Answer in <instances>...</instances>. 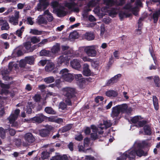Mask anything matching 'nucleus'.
<instances>
[{
  "mask_svg": "<svg viewBox=\"0 0 160 160\" xmlns=\"http://www.w3.org/2000/svg\"><path fill=\"white\" fill-rule=\"evenodd\" d=\"M51 160H68V159L66 155H63L62 156L57 155L52 157Z\"/></svg>",
  "mask_w": 160,
  "mask_h": 160,
  "instance_id": "nucleus-23",
  "label": "nucleus"
},
{
  "mask_svg": "<svg viewBox=\"0 0 160 160\" xmlns=\"http://www.w3.org/2000/svg\"><path fill=\"white\" fill-rule=\"evenodd\" d=\"M31 42L33 44L39 42L40 41V39L39 38H38L36 36L32 37L31 39Z\"/></svg>",
  "mask_w": 160,
  "mask_h": 160,
  "instance_id": "nucleus-48",
  "label": "nucleus"
},
{
  "mask_svg": "<svg viewBox=\"0 0 160 160\" xmlns=\"http://www.w3.org/2000/svg\"><path fill=\"white\" fill-rule=\"evenodd\" d=\"M141 157L142 156H146L148 153L145 152L143 150L137 149L135 150H129L125 152L117 160H126L128 158L129 160H132L135 157V155Z\"/></svg>",
  "mask_w": 160,
  "mask_h": 160,
  "instance_id": "nucleus-1",
  "label": "nucleus"
},
{
  "mask_svg": "<svg viewBox=\"0 0 160 160\" xmlns=\"http://www.w3.org/2000/svg\"><path fill=\"white\" fill-rule=\"evenodd\" d=\"M56 11L57 12V16L59 17H63L66 15V12L65 11L59 8H57L56 9Z\"/></svg>",
  "mask_w": 160,
  "mask_h": 160,
  "instance_id": "nucleus-29",
  "label": "nucleus"
},
{
  "mask_svg": "<svg viewBox=\"0 0 160 160\" xmlns=\"http://www.w3.org/2000/svg\"><path fill=\"white\" fill-rule=\"evenodd\" d=\"M51 53L49 51L45 49L42 50L40 52V56H49Z\"/></svg>",
  "mask_w": 160,
  "mask_h": 160,
  "instance_id": "nucleus-33",
  "label": "nucleus"
},
{
  "mask_svg": "<svg viewBox=\"0 0 160 160\" xmlns=\"http://www.w3.org/2000/svg\"><path fill=\"white\" fill-rule=\"evenodd\" d=\"M84 132L86 135L89 134L91 132L90 128L89 127H87L85 129Z\"/></svg>",
  "mask_w": 160,
  "mask_h": 160,
  "instance_id": "nucleus-64",
  "label": "nucleus"
},
{
  "mask_svg": "<svg viewBox=\"0 0 160 160\" xmlns=\"http://www.w3.org/2000/svg\"><path fill=\"white\" fill-rule=\"evenodd\" d=\"M9 21L13 25H17L18 24V18L13 16L12 17L9 18Z\"/></svg>",
  "mask_w": 160,
  "mask_h": 160,
  "instance_id": "nucleus-30",
  "label": "nucleus"
},
{
  "mask_svg": "<svg viewBox=\"0 0 160 160\" xmlns=\"http://www.w3.org/2000/svg\"><path fill=\"white\" fill-rule=\"evenodd\" d=\"M148 122V121L147 120H143L141 121V120H140L138 123L136 124V126L139 128L142 127L147 124Z\"/></svg>",
  "mask_w": 160,
  "mask_h": 160,
  "instance_id": "nucleus-38",
  "label": "nucleus"
},
{
  "mask_svg": "<svg viewBox=\"0 0 160 160\" xmlns=\"http://www.w3.org/2000/svg\"><path fill=\"white\" fill-rule=\"evenodd\" d=\"M10 84H5L4 83L2 84V85L1 86V88L2 89H10Z\"/></svg>",
  "mask_w": 160,
  "mask_h": 160,
  "instance_id": "nucleus-55",
  "label": "nucleus"
},
{
  "mask_svg": "<svg viewBox=\"0 0 160 160\" xmlns=\"http://www.w3.org/2000/svg\"><path fill=\"white\" fill-rule=\"evenodd\" d=\"M49 152L46 151H44L41 155V158L42 159L44 160L47 159L49 156Z\"/></svg>",
  "mask_w": 160,
  "mask_h": 160,
  "instance_id": "nucleus-44",
  "label": "nucleus"
},
{
  "mask_svg": "<svg viewBox=\"0 0 160 160\" xmlns=\"http://www.w3.org/2000/svg\"><path fill=\"white\" fill-rule=\"evenodd\" d=\"M20 112V110L19 109H16L14 111L13 113H12V114H13L14 116L16 118H18V116Z\"/></svg>",
  "mask_w": 160,
  "mask_h": 160,
  "instance_id": "nucleus-56",
  "label": "nucleus"
},
{
  "mask_svg": "<svg viewBox=\"0 0 160 160\" xmlns=\"http://www.w3.org/2000/svg\"><path fill=\"white\" fill-rule=\"evenodd\" d=\"M7 130V129H5L2 127H0V137L2 139L5 138Z\"/></svg>",
  "mask_w": 160,
  "mask_h": 160,
  "instance_id": "nucleus-37",
  "label": "nucleus"
},
{
  "mask_svg": "<svg viewBox=\"0 0 160 160\" xmlns=\"http://www.w3.org/2000/svg\"><path fill=\"white\" fill-rule=\"evenodd\" d=\"M55 68V64L52 62H48L46 64L45 69L46 71L50 72L53 71V73L56 72V70H54Z\"/></svg>",
  "mask_w": 160,
  "mask_h": 160,
  "instance_id": "nucleus-13",
  "label": "nucleus"
},
{
  "mask_svg": "<svg viewBox=\"0 0 160 160\" xmlns=\"http://www.w3.org/2000/svg\"><path fill=\"white\" fill-rule=\"evenodd\" d=\"M128 105L126 103L118 105L113 107L112 108L111 116L113 118L118 117L120 112L124 113Z\"/></svg>",
  "mask_w": 160,
  "mask_h": 160,
  "instance_id": "nucleus-3",
  "label": "nucleus"
},
{
  "mask_svg": "<svg viewBox=\"0 0 160 160\" xmlns=\"http://www.w3.org/2000/svg\"><path fill=\"white\" fill-rule=\"evenodd\" d=\"M39 135L42 137H48L50 134V131L46 128L42 129L39 130Z\"/></svg>",
  "mask_w": 160,
  "mask_h": 160,
  "instance_id": "nucleus-19",
  "label": "nucleus"
},
{
  "mask_svg": "<svg viewBox=\"0 0 160 160\" xmlns=\"http://www.w3.org/2000/svg\"><path fill=\"white\" fill-rule=\"evenodd\" d=\"M41 96L40 95L36 94L34 97V100L37 102H40L41 100Z\"/></svg>",
  "mask_w": 160,
  "mask_h": 160,
  "instance_id": "nucleus-57",
  "label": "nucleus"
},
{
  "mask_svg": "<svg viewBox=\"0 0 160 160\" xmlns=\"http://www.w3.org/2000/svg\"><path fill=\"white\" fill-rule=\"evenodd\" d=\"M104 4L108 6H112L116 3L113 0H103Z\"/></svg>",
  "mask_w": 160,
  "mask_h": 160,
  "instance_id": "nucleus-34",
  "label": "nucleus"
},
{
  "mask_svg": "<svg viewBox=\"0 0 160 160\" xmlns=\"http://www.w3.org/2000/svg\"><path fill=\"white\" fill-rule=\"evenodd\" d=\"M119 16L121 20H122L124 17H128L130 16V14H128L125 12H121L119 13Z\"/></svg>",
  "mask_w": 160,
  "mask_h": 160,
  "instance_id": "nucleus-46",
  "label": "nucleus"
},
{
  "mask_svg": "<svg viewBox=\"0 0 160 160\" xmlns=\"http://www.w3.org/2000/svg\"><path fill=\"white\" fill-rule=\"evenodd\" d=\"M24 27L23 26L20 29L17 30L16 32V34L19 37L22 38V33L24 31Z\"/></svg>",
  "mask_w": 160,
  "mask_h": 160,
  "instance_id": "nucleus-42",
  "label": "nucleus"
},
{
  "mask_svg": "<svg viewBox=\"0 0 160 160\" xmlns=\"http://www.w3.org/2000/svg\"><path fill=\"white\" fill-rule=\"evenodd\" d=\"M142 119L141 116H136L131 118V121L132 123L137 124L140 120H142Z\"/></svg>",
  "mask_w": 160,
  "mask_h": 160,
  "instance_id": "nucleus-31",
  "label": "nucleus"
},
{
  "mask_svg": "<svg viewBox=\"0 0 160 160\" xmlns=\"http://www.w3.org/2000/svg\"><path fill=\"white\" fill-rule=\"evenodd\" d=\"M24 138L25 141L29 144L33 143L35 141V137L31 132L26 133L24 135Z\"/></svg>",
  "mask_w": 160,
  "mask_h": 160,
  "instance_id": "nucleus-8",
  "label": "nucleus"
},
{
  "mask_svg": "<svg viewBox=\"0 0 160 160\" xmlns=\"http://www.w3.org/2000/svg\"><path fill=\"white\" fill-rule=\"evenodd\" d=\"M38 22L39 24H47V21L43 17H41L40 18L38 19Z\"/></svg>",
  "mask_w": 160,
  "mask_h": 160,
  "instance_id": "nucleus-47",
  "label": "nucleus"
},
{
  "mask_svg": "<svg viewBox=\"0 0 160 160\" xmlns=\"http://www.w3.org/2000/svg\"><path fill=\"white\" fill-rule=\"evenodd\" d=\"M100 125L99 128L103 130L104 128L107 129L110 127L112 125V124L109 121L104 120L103 121V124H100Z\"/></svg>",
  "mask_w": 160,
  "mask_h": 160,
  "instance_id": "nucleus-20",
  "label": "nucleus"
},
{
  "mask_svg": "<svg viewBox=\"0 0 160 160\" xmlns=\"http://www.w3.org/2000/svg\"><path fill=\"white\" fill-rule=\"evenodd\" d=\"M5 113L3 107L1 105L0 107V117H2Z\"/></svg>",
  "mask_w": 160,
  "mask_h": 160,
  "instance_id": "nucleus-58",
  "label": "nucleus"
},
{
  "mask_svg": "<svg viewBox=\"0 0 160 160\" xmlns=\"http://www.w3.org/2000/svg\"><path fill=\"white\" fill-rule=\"evenodd\" d=\"M8 130L9 134L11 136H14L16 133V131L13 129L8 128Z\"/></svg>",
  "mask_w": 160,
  "mask_h": 160,
  "instance_id": "nucleus-54",
  "label": "nucleus"
},
{
  "mask_svg": "<svg viewBox=\"0 0 160 160\" xmlns=\"http://www.w3.org/2000/svg\"><path fill=\"white\" fill-rule=\"evenodd\" d=\"M9 120V122L10 123H13L15 122L16 120L17 119V118H16L13 114H11L10 116L8 118Z\"/></svg>",
  "mask_w": 160,
  "mask_h": 160,
  "instance_id": "nucleus-45",
  "label": "nucleus"
},
{
  "mask_svg": "<svg viewBox=\"0 0 160 160\" xmlns=\"http://www.w3.org/2000/svg\"><path fill=\"white\" fill-rule=\"evenodd\" d=\"M75 139L77 141H80L83 139V136L82 134H80L75 138Z\"/></svg>",
  "mask_w": 160,
  "mask_h": 160,
  "instance_id": "nucleus-63",
  "label": "nucleus"
},
{
  "mask_svg": "<svg viewBox=\"0 0 160 160\" xmlns=\"http://www.w3.org/2000/svg\"><path fill=\"white\" fill-rule=\"evenodd\" d=\"M160 15V9L154 12L152 15V18L154 20L153 22L156 23L158 20L159 16Z\"/></svg>",
  "mask_w": 160,
  "mask_h": 160,
  "instance_id": "nucleus-26",
  "label": "nucleus"
},
{
  "mask_svg": "<svg viewBox=\"0 0 160 160\" xmlns=\"http://www.w3.org/2000/svg\"><path fill=\"white\" fill-rule=\"evenodd\" d=\"M35 59V57L34 56L26 57L25 58L24 62L25 63L32 65L34 64Z\"/></svg>",
  "mask_w": 160,
  "mask_h": 160,
  "instance_id": "nucleus-15",
  "label": "nucleus"
},
{
  "mask_svg": "<svg viewBox=\"0 0 160 160\" xmlns=\"http://www.w3.org/2000/svg\"><path fill=\"white\" fill-rule=\"evenodd\" d=\"M69 59L67 56L63 57L62 56H60L58 59L57 64L58 66H60L63 64H66L69 63Z\"/></svg>",
  "mask_w": 160,
  "mask_h": 160,
  "instance_id": "nucleus-10",
  "label": "nucleus"
},
{
  "mask_svg": "<svg viewBox=\"0 0 160 160\" xmlns=\"http://www.w3.org/2000/svg\"><path fill=\"white\" fill-rule=\"evenodd\" d=\"M1 26V30H8L10 27L7 21L3 19L2 18H0V26Z\"/></svg>",
  "mask_w": 160,
  "mask_h": 160,
  "instance_id": "nucleus-9",
  "label": "nucleus"
},
{
  "mask_svg": "<svg viewBox=\"0 0 160 160\" xmlns=\"http://www.w3.org/2000/svg\"><path fill=\"white\" fill-rule=\"evenodd\" d=\"M24 46L27 52H33V49L31 48L32 44L30 42L28 41L25 42L24 44Z\"/></svg>",
  "mask_w": 160,
  "mask_h": 160,
  "instance_id": "nucleus-25",
  "label": "nucleus"
},
{
  "mask_svg": "<svg viewBox=\"0 0 160 160\" xmlns=\"http://www.w3.org/2000/svg\"><path fill=\"white\" fill-rule=\"evenodd\" d=\"M44 111L47 113L49 114L55 115L57 114V112L51 107H45Z\"/></svg>",
  "mask_w": 160,
  "mask_h": 160,
  "instance_id": "nucleus-22",
  "label": "nucleus"
},
{
  "mask_svg": "<svg viewBox=\"0 0 160 160\" xmlns=\"http://www.w3.org/2000/svg\"><path fill=\"white\" fill-rule=\"evenodd\" d=\"M45 116L42 114H39L37 116L34 117L32 118V121L35 122L41 123L44 120Z\"/></svg>",
  "mask_w": 160,
  "mask_h": 160,
  "instance_id": "nucleus-17",
  "label": "nucleus"
},
{
  "mask_svg": "<svg viewBox=\"0 0 160 160\" xmlns=\"http://www.w3.org/2000/svg\"><path fill=\"white\" fill-rule=\"evenodd\" d=\"M67 105H68L67 103L66 104L63 102H61L59 104V108L62 109V110H64L67 108Z\"/></svg>",
  "mask_w": 160,
  "mask_h": 160,
  "instance_id": "nucleus-49",
  "label": "nucleus"
},
{
  "mask_svg": "<svg viewBox=\"0 0 160 160\" xmlns=\"http://www.w3.org/2000/svg\"><path fill=\"white\" fill-rule=\"evenodd\" d=\"M118 95V92L113 90H109L107 91L106 92V96L109 97H115L117 96Z\"/></svg>",
  "mask_w": 160,
  "mask_h": 160,
  "instance_id": "nucleus-24",
  "label": "nucleus"
},
{
  "mask_svg": "<svg viewBox=\"0 0 160 160\" xmlns=\"http://www.w3.org/2000/svg\"><path fill=\"white\" fill-rule=\"evenodd\" d=\"M51 51L52 53H56L60 50V45L59 44H57L53 46L51 49Z\"/></svg>",
  "mask_w": 160,
  "mask_h": 160,
  "instance_id": "nucleus-32",
  "label": "nucleus"
},
{
  "mask_svg": "<svg viewBox=\"0 0 160 160\" xmlns=\"http://www.w3.org/2000/svg\"><path fill=\"white\" fill-rule=\"evenodd\" d=\"M16 145L18 146H20L22 144L21 140L20 139H17L15 141Z\"/></svg>",
  "mask_w": 160,
  "mask_h": 160,
  "instance_id": "nucleus-62",
  "label": "nucleus"
},
{
  "mask_svg": "<svg viewBox=\"0 0 160 160\" xmlns=\"http://www.w3.org/2000/svg\"><path fill=\"white\" fill-rule=\"evenodd\" d=\"M72 67L76 70H79L81 68L80 61L77 59H74L70 62Z\"/></svg>",
  "mask_w": 160,
  "mask_h": 160,
  "instance_id": "nucleus-11",
  "label": "nucleus"
},
{
  "mask_svg": "<svg viewBox=\"0 0 160 160\" xmlns=\"http://www.w3.org/2000/svg\"><path fill=\"white\" fill-rule=\"evenodd\" d=\"M143 130L145 135H150L151 134V129L149 125L147 124L145 125L143 127Z\"/></svg>",
  "mask_w": 160,
  "mask_h": 160,
  "instance_id": "nucleus-27",
  "label": "nucleus"
},
{
  "mask_svg": "<svg viewBox=\"0 0 160 160\" xmlns=\"http://www.w3.org/2000/svg\"><path fill=\"white\" fill-rule=\"evenodd\" d=\"M48 40L47 39H43L38 44V47H42L43 45L46 44L48 42Z\"/></svg>",
  "mask_w": 160,
  "mask_h": 160,
  "instance_id": "nucleus-52",
  "label": "nucleus"
},
{
  "mask_svg": "<svg viewBox=\"0 0 160 160\" xmlns=\"http://www.w3.org/2000/svg\"><path fill=\"white\" fill-rule=\"evenodd\" d=\"M152 101L155 109L156 111L158 110L159 109L158 100L156 96H153Z\"/></svg>",
  "mask_w": 160,
  "mask_h": 160,
  "instance_id": "nucleus-21",
  "label": "nucleus"
},
{
  "mask_svg": "<svg viewBox=\"0 0 160 160\" xmlns=\"http://www.w3.org/2000/svg\"><path fill=\"white\" fill-rule=\"evenodd\" d=\"M85 159L86 160H95L94 157L91 155H86L85 156Z\"/></svg>",
  "mask_w": 160,
  "mask_h": 160,
  "instance_id": "nucleus-59",
  "label": "nucleus"
},
{
  "mask_svg": "<svg viewBox=\"0 0 160 160\" xmlns=\"http://www.w3.org/2000/svg\"><path fill=\"white\" fill-rule=\"evenodd\" d=\"M119 9L117 8H112L108 10L109 15L112 18L115 17L117 14Z\"/></svg>",
  "mask_w": 160,
  "mask_h": 160,
  "instance_id": "nucleus-16",
  "label": "nucleus"
},
{
  "mask_svg": "<svg viewBox=\"0 0 160 160\" xmlns=\"http://www.w3.org/2000/svg\"><path fill=\"white\" fill-rule=\"evenodd\" d=\"M78 33L76 31H74L70 33L69 35V37L70 39H75L78 38Z\"/></svg>",
  "mask_w": 160,
  "mask_h": 160,
  "instance_id": "nucleus-43",
  "label": "nucleus"
},
{
  "mask_svg": "<svg viewBox=\"0 0 160 160\" xmlns=\"http://www.w3.org/2000/svg\"><path fill=\"white\" fill-rule=\"evenodd\" d=\"M62 91L66 103L69 106L72 105L71 100L76 97V92L75 89L67 87L63 88Z\"/></svg>",
  "mask_w": 160,
  "mask_h": 160,
  "instance_id": "nucleus-2",
  "label": "nucleus"
},
{
  "mask_svg": "<svg viewBox=\"0 0 160 160\" xmlns=\"http://www.w3.org/2000/svg\"><path fill=\"white\" fill-rule=\"evenodd\" d=\"M144 20L143 18H139L138 22V29H137V31H139L140 33L139 34H141V29L142 28V26H143V23L142 22Z\"/></svg>",
  "mask_w": 160,
  "mask_h": 160,
  "instance_id": "nucleus-35",
  "label": "nucleus"
},
{
  "mask_svg": "<svg viewBox=\"0 0 160 160\" xmlns=\"http://www.w3.org/2000/svg\"><path fill=\"white\" fill-rule=\"evenodd\" d=\"M84 50V52L88 56L94 57L97 54V52L95 47L92 46L82 47L80 48L79 50Z\"/></svg>",
  "mask_w": 160,
  "mask_h": 160,
  "instance_id": "nucleus-5",
  "label": "nucleus"
},
{
  "mask_svg": "<svg viewBox=\"0 0 160 160\" xmlns=\"http://www.w3.org/2000/svg\"><path fill=\"white\" fill-rule=\"evenodd\" d=\"M69 70L67 68H64L61 70L60 74L61 75V78L65 81L68 82H71L74 79V76L69 73Z\"/></svg>",
  "mask_w": 160,
  "mask_h": 160,
  "instance_id": "nucleus-4",
  "label": "nucleus"
},
{
  "mask_svg": "<svg viewBox=\"0 0 160 160\" xmlns=\"http://www.w3.org/2000/svg\"><path fill=\"white\" fill-rule=\"evenodd\" d=\"M83 38L88 40H92L95 38L94 33L91 32H87L83 35Z\"/></svg>",
  "mask_w": 160,
  "mask_h": 160,
  "instance_id": "nucleus-18",
  "label": "nucleus"
},
{
  "mask_svg": "<svg viewBox=\"0 0 160 160\" xmlns=\"http://www.w3.org/2000/svg\"><path fill=\"white\" fill-rule=\"evenodd\" d=\"M9 93V91L8 89L2 88L1 90L0 94L2 95L4 94L5 95H7Z\"/></svg>",
  "mask_w": 160,
  "mask_h": 160,
  "instance_id": "nucleus-50",
  "label": "nucleus"
},
{
  "mask_svg": "<svg viewBox=\"0 0 160 160\" xmlns=\"http://www.w3.org/2000/svg\"><path fill=\"white\" fill-rule=\"evenodd\" d=\"M91 137L92 140H95L98 138V136L96 132L95 133H92L91 134Z\"/></svg>",
  "mask_w": 160,
  "mask_h": 160,
  "instance_id": "nucleus-53",
  "label": "nucleus"
},
{
  "mask_svg": "<svg viewBox=\"0 0 160 160\" xmlns=\"http://www.w3.org/2000/svg\"><path fill=\"white\" fill-rule=\"evenodd\" d=\"M29 33L34 35H40L42 34V31L36 29H31Z\"/></svg>",
  "mask_w": 160,
  "mask_h": 160,
  "instance_id": "nucleus-39",
  "label": "nucleus"
},
{
  "mask_svg": "<svg viewBox=\"0 0 160 160\" xmlns=\"http://www.w3.org/2000/svg\"><path fill=\"white\" fill-rule=\"evenodd\" d=\"M55 79L53 76L46 78L44 79V81L46 83H50L54 82Z\"/></svg>",
  "mask_w": 160,
  "mask_h": 160,
  "instance_id": "nucleus-40",
  "label": "nucleus"
},
{
  "mask_svg": "<svg viewBox=\"0 0 160 160\" xmlns=\"http://www.w3.org/2000/svg\"><path fill=\"white\" fill-rule=\"evenodd\" d=\"M72 124H68L62 127V132L63 133L67 132L69 130L72 128Z\"/></svg>",
  "mask_w": 160,
  "mask_h": 160,
  "instance_id": "nucleus-41",
  "label": "nucleus"
},
{
  "mask_svg": "<svg viewBox=\"0 0 160 160\" xmlns=\"http://www.w3.org/2000/svg\"><path fill=\"white\" fill-rule=\"evenodd\" d=\"M74 1V0H70L71 2L65 3V6L69 9H72L74 12H78L79 11V8L78 7H75V6H78V3Z\"/></svg>",
  "mask_w": 160,
  "mask_h": 160,
  "instance_id": "nucleus-6",
  "label": "nucleus"
},
{
  "mask_svg": "<svg viewBox=\"0 0 160 160\" xmlns=\"http://www.w3.org/2000/svg\"><path fill=\"white\" fill-rule=\"evenodd\" d=\"M39 2L37 5V10L39 11L44 10L49 5L47 0H39Z\"/></svg>",
  "mask_w": 160,
  "mask_h": 160,
  "instance_id": "nucleus-7",
  "label": "nucleus"
},
{
  "mask_svg": "<svg viewBox=\"0 0 160 160\" xmlns=\"http://www.w3.org/2000/svg\"><path fill=\"white\" fill-rule=\"evenodd\" d=\"M92 66L94 68L97 70L98 68V64L97 62H94L92 63Z\"/></svg>",
  "mask_w": 160,
  "mask_h": 160,
  "instance_id": "nucleus-60",
  "label": "nucleus"
},
{
  "mask_svg": "<svg viewBox=\"0 0 160 160\" xmlns=\"http://www.w3.org/2000/svg\"><path fill=\"white\" fill-rule=\"evenodd\" d=\"M153 81L156 87H160V78L158 76H156L154 77Z\"/></svg>",
  "mask_w": 160,
  "mask_h": 160,
  "instance_id": "nucleus-36",
  "label": "nucleus"
},
{
  "mask_svg": "<svg viewBox=\"0 0 160 160\" xmlns=\"http://www.w3.org/2000/svg\"><path fill=\"white\" fill-rule=\"evenodd\" d=\"M28 106H26L25 111L27 114H29L32 113V108H33V104L31 102H28Z\"/></svg>",
  "mask_w": 160,
  "mask_h": 160,
  "instance_id": "nucleus-28",
  "label": "nucleus"
},
{
  "mask_svg": "<svg viewBox=\"0 0 160 160\" xmlns=\"http://www.w3.org/2000/svg\"><path fill=\"white\" fill-rule=\"evenodd\" d=\"M121 76V75L120 74L115 76L107 81L106 84V85L107 86H109L116 83L118 80V78L120 77Z\"/></svg>",
  "mask_w": 160,
  "mask_h": 160,
  "instance_id": "nucleus-12",
  "label": "nucleus"
},
{
  "mask_svg": "<svg viewBox=\"0 0 160 160\" xmlns=\"http://www.w3.org/2000/svg\"><path fill=\"white\" fill-rule=\"evenodd\" d=\"M83 74L86 76L92 75L91 71L89 68V66L87 63H85L83 66Z\"/></svg>",
  "mask_w": 160,
  "mask_h": 160,
  "instance_id": "nucleus-14",
  "label": "nucleus"
},
{
  "mask_svg": "<svg viewBox=\"0 0 160 160\" xmlns=\"http://www.w3.org/2000/svg\"><path fill=\"white\" fill-rule=\"evenodd\" d=\"M34 23L33 21L32 20L31 17H28L27 18V24H28L32 25Z\"/></svg>",
  "mask_w": 160,
  "mask_h": 160,
  "instance_id": "nucleus-51",
  "label": "nucleus"
},
{
  "mask_svg": "<svg viewBox=\"0 0 160 160\" xmlns=\"http://www.w3.org/2000/svg\"><path fill=\"white\" fill-rule=\"evenodd\" d=\"M61 82V80L60 79H56L55 80L54 83L55 84L56 87L58 88L59 87Z\"/></svg>",
  "mask_w": 160,
  "mask_h": 160,
  "instance_id": "nucleus-61",
  "label": "nucleus"
}]
</instances>
